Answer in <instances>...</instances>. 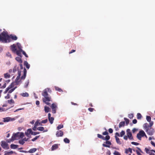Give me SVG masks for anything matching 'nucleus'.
<instances>
[{
  "label": "nucleus",
  "instance_id": "a878e982",
  "mask_svg": "<svg viewBox=\"0 0 155 155\" xmlns=\"http://www.w3.org/2000/svg\"><path fill=\"white\" fill-rule=\"evenodd\" d=\"M115 137L116 139V141L117 143L119 144H121V143L120 141V140L119 138H118L116 136H115Z\"/></svg>",
  "mask_w": 155,
  "mask_h": 155
},
{
  "label": "nucleus",
  "instance_id": "e2e57ef3",
  "mask_svg": "<svg viewBox=\"0 0 155 155\" xmlns=\"http://www.w3.org/2000/svg\"><path fill=\"white\" fill-rule=\"evenodd\" d=\"M18 76L20 77L21 75V71L19 70L18 71Z\"/></svg>",
  "mask_w": 155,
  "mask_h": 155
},
{
  "label": "nucleus",
  "instance_id": "de8ad7c7",
  "mask_svg": "<svg viewBox=\"0 0 155 155\" xmlns=\"http://www.w3.org/2000/svg\"><path fill=\"white\" fill-rule=\"evenodd\" d=\"M39 137V136H36L35 138L32 139V140H31L32 141H35V140H36Z\"/></svg>",
  "mask_w": 155,
  "mask_h": 155
},
{
  "label": "nucleus",
  "instance_id": "f257e3e1",
  "mask_svg": "<svg viewBox=\"0 0 155 155\" xmlns=\"http://www.w3.org/2000/svg\"><path fill=\"white\" fill-rule=\"evenodd\" d=\"M17 39V37L15 35L11 34L8 35L7 33L4 32L0 34V41L2 43H9L11 42V39L15 41Z\"/></svg>",
  "mask_w": 155,
  "mask_h": 155
},
{
  "label": "nucleus",
  "instance_id": "7ed1b4c3",
  "mask_svg": "<svg viewBox=\"0 0 155 155\" xmlns=\"http://www.w3.org/2000/svg\"><path fill=\"white\" fill-rule=\"evenodd\" d=\"M27 73V70L25 68H24L23 71V75L21 76V77H20L17 76L15 79V82L17 84H18L21 81V80H20V78L21 80H24L26 77Z\"/></svg>",
  "mask_w": 155,
  "mask_h": 155
},
{
  "label": "nucleus",
  "instance_id": "052dcab7",
  "mask_svg": "<svg viewBox=\"0 0 155 155\" xmlns=\"http://www.w3.org/2000/svg\"><path fill=\"white\" fill-rule=\"evenodd\" d=\"M132 122L134 124H136L137 122V120L136 119H134L133 120Z\"/></svg>",
  "mask_w": 155,
  "mask_h": 155
},
{
  "label": "nucleus",
  "instance_id": "4d7b16f0",
  "mask_svg": "<svg viewBox=\"0 0 155 155\" xmlns=\"http://www.w3.org/2000/svg\"><path fill=\"white\" fill-rule=\"evenodd\" d=\"M108 134V132L107 131H105V132L102 133V134L104 135H107Z\"/></svg>",
  "mask_w": 155,
  "mask_h": 155
},
{
  "label": "nucleus",
  "instance_id": "bf43d9fd",
  "mask_svg": "<svg viewBox=\"0 0 155 155\" xmlns=\"http://www.w3.org/2000/svg\"><path fill=\"white\" fill-rule=\"evenodd\" d=\"M88 110L92 112H93V111L94 110V109L93 108H89L88 109Z\"/></svg>",
  "mask_w": 155,
  "mask_h": 155
},
{
  "label": "nucleus",
  "instance_id": "e433bc0d",
  "mask_svg": "<svg viewBox=\"0 0 155 155\" xmlns=\"http://www.w3.org/2000/svg\"><path fill=\"white\" fill-rule=\"evenodd\" d=\"M29 83V80H28L25 82V85L24 87L25 88H27L28 87V84Z\"/></svg>",
  "mask_w": 155,
  "mask_h": 155
},
{
  "label": "nucleus",
  "instance_id": "49530a36",
  "mask_svg": "<svg viewBox=\"0 0 155 155\" xmlns=\"http://www.w3.org/2000/svg\"><path fill=\"white\" fill-rule=\"evenodd\" d=\"M8 103L10 104H11L12 103H14V102L13 100L11 99L10 100H8Z\"/></svg>",
  "mask_w": 155,
  "mask_h": 155
},
{
  "label": "nucleus",
  "instance_id": "69168bd1",
  "mask_svg": "<svg viewBox=\"0 0 155 155\" xmlns=\"http://www.w3.org/2000/svg\"><path fill=\"white\" fill-rule=\"evenodd\" d=\"M75 51H76L75 50H71V51H70L69 52V54H71L73 52H75Z\"/></svg>",
  "mask_w": 155,
  "mask_h": 155
},
{
  "label": "nucleus",
  "instance_id": "09e8293b",
  "mask_svg": "<svg viewBox=\"0 0 155 155\" xmlns=\"http://www.w3.org/2000/svg\"><path fill=\"white\" fill-rule=\"evenodd\" d=\"M114 154L115 155H121L120 153L117 151H115L114 153Z\"/></svg>",
  "mask_w": 155,
  "mask_h": 155
},
{
  "label": "nucleus",
  "instance_id": "5fc2aeb1",
  "mask_svg": "<svg viewBox=\"0 0 155 155\" xmlns=\"http://www.w3.org/2000/svg\"><path fill=\"white\" fill-rule=\"evenodd\" d=\"M131 144L135 145H138L139 144V143H137V142H132L131 143Z\"/></svg>",
  "mask_w": 155,
  "mask_h": 155
},
{
  "label": "nucleus",
  "instance_id": "f8f14e48",
  "mask_svg": "<svg viewBox=\"0 0 155 155\" xmlns=\"http://www.w3.org/2000/svg\"><path fill=\"white\" fill-rule=\"evenodd\" d=\"M19 132L16 133H14L12 137H13V138L15 139V140H17L19 138Z\"/></svg>",
  "mask_w": 155,
  "mask_h": 155
},
{
  "label": "nucleus",
  "instance_id": "58836bf2",
  "mask_svg": "<svg viewBox=\"0 0 155 155\" xmlns=\"http://www.w3.org/2000/svg\"><path fill=\"white\" fill-rule=\"evenodd\" d=\"M19 143L23 145L25 143L24 139L19 140Z\"/></svg>",
  "mask_w": 155,
  "mask_h": 155
},
{
  "label": "nucleus",
  "instance_id": "473e14b6",
  "mask_svg": "<svg viewBox=\"0 0 155 155\" xmlns=\"http://www.w3.org/2000/svg\"><path fill=\"white\" fill-rule=\"evenodd\" d=\"M142 115L140 113H138L137 114V118L138 119H140L142 117Z\"/></svg>",
  "mask_w": 155,
  "mask_h": 155
},
{
  "label": "nucleus",
  "instance_id": "412c9836",
  "mask_svg": "<svg viewBox=\"0 0 155 155\" xmlns=\"http://www.w3.org/2000/svg\"><path fill=\"white\" fill-rule=\"evenodd\" d=\"M125 122L121 121L119 123V128H121L122 127H124L125 125Z\"/></svg>",
  "mask_w": 155,
  "mask_h": 155
},
{
  "label": "nucleus",
  "instance_id": "39448f33",
  "mask_svg": "<svg viewBox=\"0 0 155 155\" xmlns=\"http://www.w3.org/2000/svg\"><path fill=\"white\" fill-rule=\"evenodd\" d=\"M144 136H146L143 130H141L137 134V137L139 140H141V137Z\"/></svg>",
  "mask_w": 155,
  "mask_h": 155
},
{
  "label": "nucleus",
  "instance_id": "338daca9",
  "mask_svg": "<svg viewBox=\"0 0 155 155\" xmlns=\"http://www.w3.org/2000/svg\"><path fill=\"white\" fill-rule=\"evenodd\" d=\"M151 143L153 146L155 147V143H154L153 142L151 141Z\"/></svg>",
  "mask_w": 155,
  "mask_h": 155
},
{
  "label": "nucleus",
  "instance_id": "603ef678",
  "mask_svg": "<svg viewBox=\"0 0 155 155\" xmlns=\"http://www.w3.org/2000/svg\"><path fill=\"white\" fill-rule=\"evenodd\" d=\"M22 54L25 56V57L27 58L28 57V55L25 52V51L22 50Z\"/></svg>",
  "mask_w": 155,
  "mask_h": 155
},
{
  "label": "nucleus",
  "instance_id": "2f4dec72",
  "mask_svg": "<svg viewBox=\"0 0 155 155\" xmlns=\"http://www.w3.org/2000/svg\"><path fill=\"white\" fill-rule=\"evenodd\" d=\"M124 119L126 122V125H127L129 123V120L126 117H124Z\"/></svg>",
  "mask_w": 155,
  "mask_h": 155
},
{
  "label": "nucleus",
  "instance_id": "3c124183",
  "mask_svg": "<svg viewBox=\"0 0 155 155\" xmlns=\"http://www.w3.org/2000/svg\"><path fill=\"white\" fill-rule=\"evenodd\" d=\"M47 122H48L47 119H46L45 120H42L41 121V123H43V124H45V123H46Z\"/></svg>",
  "mask_w": 155,
  "mask_h": 155
},
{
  "label": "nucleus",
  "instance_id": "a19ab883",
  "mask_svg": "<svg viewBox=\"0 0 155 155\" xmlns=\"http://www.w3.org/2000/svg\"><path fill=\"white\" fill-rule=\"evenodd\" d=\"M110 139V137L109 136L107 135L105 137H104V139L103 140H108Z\"/></svg>",
  "mask_w": 155,
  "mask_h": 155
},
{
  "label": "nucleus",
  "instance_id": "72a5a7b5",
  "mask_svg": "<svg viewBox=\"0 0 155 155\" xmlns=\"http://www.w3.org/2000/svg\"><path fill=\"white\" fill-rule=\"evenodd\" d=\"M37 129L39 131H43L44 130V128L42 127H40L37 128Z\"/></svg>",
  "mask_w": 155,
  "mask_h": 155
},
{
  "label": "nucleus",
  "instance_id": "0eeeda50",
  "mask_svg": "<svg viewBox=\"0 0 155 155\" xmlns=\"http://www.w3.org/2000/svg\"><path fill=\"white\" fill-rule=\"evenodd\" d=\"M51 107L52 109V112L53 114H55L56 113V110L57 107L56 105L54 103H53L51 106Z\"/></svg>",
  "mask_w": 155,
  "mask_h": 155
},
{
  "label": "nucleus",
  "instance_id": "f3484780",
  "mask_svg": "<svg viewBox=\"0 0 155 155\" xmlns=\"http://www.w3.org/2000/svg\"><path fill=\"white\" fill-rule=\"evenodd\" d=\"M58 148V144H54L53 145L51 148V150L52 151L54 150H55L57 149Z\"/></svg>",
  "mask_w": 155,
  "mask_h": 155
},
{
  "label": "nucleus",
  "instance_id": "4468645a",
  "mask_svg": "<svg viewBox=\"0 0 155 155\" xmlns=\"http://www.w3.org/2000/svg\"><path fill=\"white\" fill-rule=\"evenodd\" d=\"M33 132L31 129H28L27 132H26L25 133L26 136L28 137L30 134L32 135V133H33Z\"/></svg>",
  "mask_w": 155,
  "mask_h": 155
},
{
  "label": "nucleus",
  "instance_id": "680f3d73",
  "mask_svg": "<svg viewBox=\"0 0 155 155\" xmlns=\"http://www.w3.org/2000/svg\"><path fill=\"white\" fill-rule=\"evenodd\" d=\"M108 131L110 133H112L113 132V130L111 128H109L108 130Z\"/></svg>",
  "mask_w": 155,
  "mask_h": 155
},
{
  "label": "nucleus",
  "instance_id": "b1692460",
  "mask_svg": "<svg viewBox=\"0 0 155 155\" xmlns=\"http://www.w3.org/2000/svg\"><path fill=\"white\" fill-rule=\"evenodd\" d=\"M24 65L25 66L27 69H29L30 68V65L27 61H25L24 62Z\"/></svg>",
  "mask_w": 155,
  "mask_h": 155
},
{
  "label": "nucleus",
  "instance_id": "774afa93",
  "mask_svg": "<svg viewBox=\"0 0 155 155\" xmlns=\"http://www.w3.org/2000/svg\"><path fill=\"white\" fill-rule=\"evenodd\" d=\"M136 152L138 155H142L138 150H137Z\"/></svg>",
  "mask_w": 155,
  "mask_h": 155
},
{
  "label": "nucleus",
  "instance_id": "6ab92c4d",
  "mask_svg": "<svg viewBox=\"0 0 155 155\" xmlns=\"http://www.w3.org/2000/svg\"><path fill=\"white\" fill-rule=\"evenodd\" d=\"M11 148L12 149H16L18 147L17 145H15L14 144H12L10 145Z\"/></svg>",
  "mask_w": 155,
  "mask_h": 155
},
{
  "label": "nucleus",
  "instance_id": "cd10ccee",
  "mask_svg": "<svg viewBox=\"0 0 155 155\" xmlns=\"http://www.w3.org/2000/svg\"><path fill=\"white\" fill-rule=\"evenodd\" d=\"M4 76L5 78H9L11 76L8 73L5 74H4Z\"/></svg>",
  "mask_w": 155,
  "mask_h": 155
},
{
  "label": "nucleus",
  "instance_id": "c85d7f7f",
  "mask_svg": "<svg viewBox=\"0 0 155 155\" xmlns=\"http://www.w3.org/2000/svg\"><path fill=\"white\" fill-rule=\"evenodd\" d=\"M54 88L57 91L59 92H61L62 91V90L58 87L55 86Z\"/></svg>",
  "mask_w": 155,
  "mask_h": 155
},
{
  "label": "nucleus",
  "instance_id": "a211bd4d",
  "mask_svg": "<svg viewBox=\"0 0 155 155\" xmlns=\"http://www.w3.org/2000/svg\"><path fill=\"white\" fill-rule=\"evenodd\" d=\"M21 58L20 57H17L15 58L16 60L18 61V62H19L20 63H21L22 62V60H21Z\"/></svg>",
  "mask_w": 155,
  "mask_h": 155
},
{
  "label": "nucleus",
  "instance_id": "ddd939ff",
  "mask_svg": "<svg viewBox=\"0 0 155 155\" xmlns=\"http://www.w3.org/2000/svg\"><path fill=\"white\" fill-rule=\"evenodd\" d=\"M106 143L107 144L104 143L103 144V146L105 147H110V146L111 145V143L108 141H106Z\"/></svg>",
  "mask_w": 155,
  "mask_h": 155
},
{
  "label": "nucleus",
  "instance_id": "aec40b11",
  "mask_svg": "<svg viewBox=\"0 0 155 155\" xmlns=\"http://www.w3.org/2000/svg\"><path fill=\"white\" fill-rule=\"evenodd\" d=\"M37 150V149L36 148H33L30 149L28 151V153H32L35 152Z\"/></svg>",
  "mask_w": 155,
  "mask_h": 155
},
{
  "label": "nucleus",
  "instance_id": "f704fd0d",
  "mask_svg": "<svg viewBox=\"0 0 155 155\" xmlns=\"http://www.w3.org/2000/svg\"><path fill=\"white\" fill-rule=\"evenodd\" d=\"M64 141L65 143H69L70 142L69 140L67 138H64Z\"/></svg>",
  "mask_w": 155,
  "mask_h": 155
},
{
  "label": "nucleus",
  "instance_id": "5701e85b",
  "mask_svg": "<svg viewBox=\"0 0 155 155\" xmlns=\"http://www.w3.org/2000/svg\"><path fill=\"white\" fill-rule=\"evenodd\" d=\"M48 119L50 123L51 124H52L53 123L54 120V118L53 117H51L50 118H48Z\"/></svg>",
  "mask_w": 155,
  "mask_h": 155
},
{
  "label": "nucleus",
  "instance_id": "c9c22d12",
  "mask_svg": "<svg viewBox=\"0 0 155 155\" xmlns=\"http://www.w3.org/2000/svg\"><path fill=\"white\" fill-rule=\"evenodd\" d=\"M97 136L98 138L101 139L103 140V139H104V137L103 136L100 134H97Z\"/></svg>",
  "mask_w": 155,
  "mask_h": 155
},
{
  "label": "nucleus",
  "instance_id": "423d86ee",
  "mask_svg": "<svg viewBox=\"0 0 155 155\" xmlns=\"http://www.w3.org/2000/svg\"><path fill=\"white\" fill-rule=\"evenodd\" d=\"M1 145L2 148L4 149H9L8 144L4 141H1Z\"/></svg>",
  "mask_w": 155,
  "mask_h": 155
},
{
  "label": "nucleus",
  "instance_id": "a18cd8bd",
  "mask_svg": "<svg viewBox=\"0 0 155 155\" xmlns=\"http://www.w3.org/2000/svg\"><path fill=\"white\" fill-rule=\"evenodd\" d=\"M145 150L147 153L149 154V153L151 152V151H150L149 149L147 147L145 148Z\"/></svg>",
  "mask_w": 155,
  "mask_h": 155
},
{
  "label": "nucleus",
  "instance_id": "6e6d98bb",
  "mask_svg": "<svg viewBox=\"0 0 155 155\" xmlns=\"http://www.w3.org/2000/svg\"><path fill=\"white\" fill-rule=\"evenodd\" d=\"M39 134V132H33V133H32V135H35L37 134Z\"/></svg>",
  "mask_w": 155,
  "mask_h": 155
},
{
  "label": "nucleus",
  "instance_id": "20e7f679",
  "mask_svg": "<svg viewBox=\"0 0 155 155\" xmlns=\"http://www.w3.org/2000/svg\"><path fill=\"white\" fill-rule=\"evenodd\" d=\"M143 127L146 130V131L150 134L152 135V133H153L154 132V130L153 129L152 130L151 132H150L149 131V128H150L149 126V125L147 123H145L143 125Z\"/></svg>",
  "mask_w": 155,
  "mask_h": 155
},
{
  "label": "nucleus",
  "instance_id": "9d476101",
  "mask_svg": "<svg viewBox=\"0 0 155 155\" xmlns=\"http://www.w3.org/2000/svg\"><path fill=\"white\" fill-rule=\"evenodd\" d=\"M57 137H62L63 135V132L61 130L57 131L56 134Z\"/></svg>",
  "mask_w": 155,
  "mask_h": 155
},
{
  "label": "nucleus",
  "instance_id": "2eb2a0df",
  "mask_svg": "<svg viewBox=\"0 0 155 155\" xmlns=\"http://www.w3.org/2000/svg\"><path fill=\"white\" fill-rule=\"evenodd\" d=\"M11 49L12 51L15 52L16 51V46L14 45L13 44L11 46Z\"/></svg>",
  "mask_w": 155,
  "mask_h": 155
},
{
  "label": "nucleus",
  "instance_id": "9b49d317",
  "mask_svg": "<svg viewBox=\"0 0 155 155\" xmlns=\"http://www.w3.org/2000/svg\"><path fill=\"white\" fill-rule=\"evenodd\" d=\"M14 84L13 83H12L7 88H6L5 91L4 92V93L5 94L7 93L9 90L14 87Z\"/></svg>",
  "mask_w": 155,
  "mask_h": 155
},
{
  "label": "nucleus",
  "instance_id": "37998d69",
  "mask_svg": "<svg viewBox=\"0 0 155 155\" xmlns=\"http://www.w3.org/2000/svg\"><path fill=\"white\" fill-rule=\"evenodd\" d=\"M6 152L8 154V155H9V154H13V153H14L15 154L16 153L15 152H14L12 151H9V152H8V151H6Z\"/></svg>",
  "mask_w": 155,
  "mask_h": 155
},
{
  "label": "nucleus",
  "instance_id": "864d4df0",
  "mask_svg": "<svg viewBox=\"0 0 155 155\" xmlns=\"http://www.w3.org/2000/svg\"><path fill=\"white\" fill-rule=\"evenodd\" d=\"M17 47L19 49V50H21V45L19 43L17 44Z\"/></svg>",
  "mask_w": 155,
  "mask_h": 155
},
{
  "label": "nucleus",
  "instance_id": "c756f323",
  "mask_svg": "<svg viewBox=\"0 0 155 155\" xmlns=\"http://www.w3.org/2000/svg\"><path fill=\"white\" fill-rule=\"evenodd\" d=\"M21 95L24 97H28L29 96L28 93L27 92H25V93H22Z\"/></svg>",
  "mask_w": 155,
  "mask_h": 155
},
{
  "label": "nucleus",
  "instance_id": "13d9d810",
  "mask_svg": "<svg viewBox=\"0 0 155 155\" xmlns=\"http://www.w3.org/2000/svg\"><path fill=\"white\" fill-rule=\"evenodd\" d=\"M149 122V126L151 127L153 124V121H150Z\"/></svg>",
  "mask_w": 155,
  "mask_h": 155
},
{
  "label": "nucleus",
  "instance_id": "ea45409f",
  "mask_svg": "<svg viewBox=\"0 0 155 155\" xmlns=\"http://www.w3.org/2000/svg\"><path fill=\"white\" fill-rule=\"evenodd\" d=\"M146 119L147 121L150 122L151 120V117L150 116H147L146 117Z\"/></svg>",
  "mask_w": 155,
  "mask_h": 155
},
{
  "label": "nucleus",
  "instance_id": "0e129e2a",
  "mask_svg": "<svg viewBox=\"0 0 155 155\" xmlns=\"http://www.w3.org/2000/svg\"><path fill=\"white\" fill-rule=\"evenodd\" d=\"M16 66H15L14 68H13V73H15L16 72Z\"/></svg>",
  "mask_w": 155,
  "mask_h": 155
},
{
  "label": "nucleus",
  "instance_id": "c03bdc74",
  "mask_svg": "<svg viewBox=\"0 0 155 155\" xmlns=\"http://www.w3.org/2000/svg\"><path fill=\"white\" fill-rule=\"evenodd\" d=\"M125 134V132L123 130H122L120 133V137H122Z\"/></svg>",
  "mask_w": 155,
  "mask_h": 155
},
{
  "label": "nucleus",
  "instance_id": "1a4fd4ad",
  "mask_svg": "<svg viewBox=\"0 0 155 155\" xmlns=\"http://www.w3.org/2000/svg\"><path fill=\"white\" fill-rule=\"evenodd\" d=\"M15 119L14 118H12L9 117H8L3 118V121L4 122H8L9 121H13Z\"/></svg>",
  "mask_w": 155,
  "mask_h": 155
},
{
  "label": "nucleus",
  "instance_id": "7c9ffc66",
  "mask_svg": "<svg viewBox=\"0 0 155 155\" xmlns=\"http://www.w3.org/2000/svg\"><path fill=\"white\" fill-rule=\"evenodd\" d=\"M63 124H60L58 125V126L57 127V129L58 130H59V129L63 128Z\"/></svg>",
  "mask_w": 155,
  "mask_h": 155
},
{
  "label": "nucleus",
  "instance_id": "bb28decb",
  "mask_svg": "<svg viewBox=\"0 0 155 155\" xmlns=\"http://www.w3.org/2000/svg\"><path fill=\"white\" fill-rule=\"evenodd\" d=\"M129 152L131 153L132 152V149L130 148H129L128 149H126L125 150V153H128Z\"/></svg>",
  "mask_w": 155,
  "mask_h": 155
},
{
  "label": "nucleus",
  "instance_id": "79ce46f5",
  "mask_svg": "<svg viewBox=\"0 0 155 155\" xmlns=\"http://www.w3.org/2000/svg\"><path fill=\"white\" fill-rule=\"evenodd\" d=\"M16 88V87H14L12 89H10L9 90V91H8V93L9 94L11 93L15 90Z\"/></svg>",
  "mask_w": 155,
  "mask_h": 155
},
{
  "label": "nucleus",
  "instance_id": "4be33fe9",
  "mask_svg": "<svg viewBox=\"0 0 155 155\" xmlns=\"http://www.w3.org/2000/svg\"><path fill=\"white\" fill-rule=\"evenodd\" d=\"M15 140V139L13 138V137H12L11 139H7L6 140V142L8 143H10L11 142Z\"/></svg>",
  "mask_w": 155,
  "mask_h": 155
},
{
  "label": "nucleus",
  "instance_id": "4c0bfd02",
  "mask_svg": "<svg viewBox=\"0 0 155 155\" xmlns=\"http://www.w3.org/2000/svg\"><path fill=\"white\" fill-rule=\"evenodd\" d=\"M19 136V138H22L24 136V134L23 133H20L19 132V134H18Z\"/></svg>",
  "mask_w": 155,
  "mask_h": 155
},
{
  "label": "nucleus",
  "instance_id": "8fccbe9b",
  "mask_svg": "<svg viewBox=\"0 0 155 155\" xmlns=\"http://www.w3.org/2000/svg\"><path fill=\"white\" fill-rule=\"evenodd\" d=\"M133 117L134 115L132 114H130L128 115V117L130 119L132 118Z\"/></svg>",
  "mask_w": 155,
  "mask_h": 155
},
{
  "label": "nucleus",
  "instance_id": "f03ea898",
  "mask_svg": "<svg viewBox=\"0 0 155 155\" xmlns=\"http://www.w3.org/2000/svg\"><path fill=\"white\" fill-rule=\"evenodd\" d=\"M48 92L51 93V91L50 88H47L44 89L42 92V95L44 97L42 98V101L44 103L47 105L50 106L51 103L49 102L51 101V97L48 94Z\"/></svg>",
  "mask_w": 155,
  "mask_h": 155
},
{
  "label": "nucleus",
  "instance_id": "393cba45",
  "mask_svg": "<svg viewBox=\"0 0 155 155\" xmlns=\"http://www.w3.org/2000/svg\"><path fill=\"white\" fill-rule=\"evenodd\" d=\"M44 110L45 113H48L49 111L50 108L48 107L45 106V107Z\"/></svg>",
  "mask_w": 155,
  "mask_h": 155
},
{
  "label": "nucleus",
  "instance_id": "6e6552de",
  "mask_svg": "<svg viewBox=\"0 0 155 155\" xmlns=\"http://www.w3.org/2000/svg\"><path fill=\"white\" fill-rule=\"evenodd\" d=\"M130 130L127 129V136L128 138L130 140H133V138L132 136V134L131 132H130Z\"/></svg>",
  "mask_w": 155,
  "mask_h": 155
},
{
  "label": "nucleus",
  "instance_id": "dca6fc26",
  "mask_svg": "<svg viewBox=\"0 0 155 155\" xmlns=\"http://www.w3.org/2000/svg\"><path fill=\"white\" fill-rule=\"evenodd\" d=\"M22 50L21 49V50H16V52L18 56H19L21 57L22 56L21 55V53L22 52Z\"/></svg>",
  "mask_w": 155,
  "mask_h": 155
}]
</instances>
